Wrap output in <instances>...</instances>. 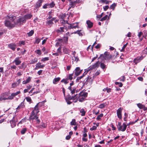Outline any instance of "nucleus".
I'll use <instances>...</instances> for the list:
<instances>
[{"instance_id":"nucleus-1","label":"nucleus","mask_w":147,"mask_h":147,"mask_svg":"<svg viewBox=\"0 0 147 147\" xmlns=\"http://www.w3.org/2000/svg\"><path fill=\"white\" fill-rule=\"evenodd\" d=\"M6 20L4 22L5 26L10 29L13 28L15 26L16 24L15 21L16 19L15 16L8 14L6 17Z\"/></svg>"},{"instance_id":"nucleus-2","label":"nucleus","mask_w":147,"mask_h":147,"mask_svg":"<svg viewBox=\"0 0 147 147\" xmlns=\"http://www.w3.org/2000/svg\"><path fill=\"white\" fill-rule=\"evenodd\" d=\"M100 64V62L99 61H98L96 63H94L93 65L90 66L88 68V70H87L86 71H85L83 74L82 76L77 78L76 79V82H78L82 78L83 76H84L85 75H86L87 74L89 71L91 69H94L98 67L99 66Z\"/></svg>"},{"instance_id":"nucleus-3","label":"nucleus","mask_w":147,"mask_h":147,"mask_svg":"<svg viewBox=\"0 0 147 147\" xmlns=\"http://www.w3.org/2000/svg\"><path fill=\"white\" fill-rule=\"evenodd\" d=\"M88 94L87 92L83 91H81L78 94L79 101L82 102L84 100L87 96Z\"/></svg>"},{"instance_id":"nucleus-4","label":"nucleus","mask_w":147,"mask_h":147,"mask_svg":"<svg viewBox=\"0 0 147 147\" xmlns=\"http://www.w3.org/2000/svg\"><path fill=\"white\" fill-rule=\"evenodd\" d=\"M68 25H65V29L67 30L68 29H70L72 28H79V26L78 25V23L76 22L72 24H69Z\"/></svg>"},{"instance_id":"nucleus-5","label":"nucleus","mask_w":147,"mask_h":147,"mask_svg":"<svg viewBox=\"0 0 147 147\" xmlns=\"http://www.w3.org/2000/svg\"><path fill=\"white\" fill-rule=\"evenodd\" d=\"M127 125L125 123H123L122 125H121V122H118V126L117 127L118 130L119 131H125L126 129Z\"/></svg>"},{"instance_id":"nucleus-6","label":"nucleus","mask_w":147,"mask_h":147,"mask_svg":"<svg viewBox=\"0 0 147 147\" xmlns=\"http://www.w3.org/2000/svg\"><path fill=\"white\" fill-rule=\"evenodd\" d=\"M26 22V20L24 18L22 17L19 18L15 22L16 25L20 26L23 25L24 23H25Z\"/></svg>"},{"instance_id":"nucleus-7","label":"nucleus","mask_w":147,"mask_h":147,"mask_svg":"<svg viewBox=\"0 0 147 147\" xmlns=\"http://www.w3.org/2000/svg\"><path fill=\"white\" fill-rule=\"evenodd\" d=\"M18 121V119L16 115L14 116L12 120L10 121L11 126L12 128L15 127L16 125V122Z\"/></svg>"},{"instance_id":"nucleus-8","label":"nucleus","mask_w":147,"mask_h":147,"mask_svg":"<svg viewBox=\"0 0 147 147\" xmlns=\"http://www.w3.org/2000/svg\"><path fill=\"white\" fill-rule=\"evenodd\" d=\"M144 58V57L142 55L140 56L137 57L136 58L134 59L133 60V62L136 65L138 63L140 62Z\"/></svg>"},{"instance_id":"nucleus-9","label":"nucleus","mask_w":147,"mask_h":147,"mask_svg":"<svg viewBox=\"0 0 147 147\" xmlns=\"http://www.w3.org/2000/svg\"><path fill=\"white\" fill-rule=\"evenodd\" d=\"M20 93V91L16 92L15 93H12L10 96L7 97V99H8V100L13 99L17 95Z\"/></svg>"},{"instance_id":"nucleus-10","label":"nucleus","mask_w":147,"mask_h":147,"mask_svg":"<svg viewBox=\"0 0 147 147\" xmlns=\"http://www.w3.org/2000/svg\"><path fill=\"white\" fill-rule=\"evenodd\" d=\"M123 109V108L120 107L117 110V115L119 119H121L122 118V112Z\"/></svg>"},{"instance_id":"nucleus-11","label":"nucleus","mask_w":147,"mask_h":147,"mask_svg":"<svg viewBox=\"0 0 147 147\" xmlns=\"http://www.w3.org/2000/svg\"><path fill=\"white\" fill-rule=\"evenodd\" d=\"M7 94L6 93L2 94L0 96V101L8 100L7 97Z\"/></svg>"},{"instance_id":"nucleus-12","label":"nucleus","mask_w":147,"mask_h":147,"mask_svg":"<svg viewBox=\"0 0 147 147\" xmlns=\"http://www.w3.org/2000/svg\"><path fill=\"white\" fill-rule=\"evenodd\" d=\"M16 45L14 43H11L9 44L8 45L9 48L11 49L13 51H14L16 49Z\"/></svg>"},{"instance_id":"nucleus-13","label":"nucleus","mask_w":147,"mask_h":147,"mask_svg":"<svg viewBox=\"0 0 147 147\" xmlns=\"http://www.w3.org/2000/svg\"><path fill=\"white\" fill-rule=\"evenodd\" d=\"M36 113H35L34 112V111H32L31 113V115L29 117V119H36L38 116H37Z\"/></svg>"},{"instance_id":"nucleus-14","label":"nucleus","mask_w":147,"mask_h":147,"mask_svg":"<svg viewBox=\"0 0 147 147\" xmlns=\"http://www.w3.org/2000/svg\"><path fill=\"white\" fill-rule=\"evenodd\" d=\"M137 105L138 107L140 109H142L144 111L147 110V107H146L144 105H143L141 103H138Z\"/></svg>"},{"instance_id":"nucleus-15","label":"nucleus","mask_w":147,"mask_h":147,"mask_svg":"<svg viewBox=\"0 0 147 147\" xmlns=\"http://www.w3.org/2000/svg\"><path fill=\"white\" fill-rule=\"evenodd\" d=\"M20 57H17L16 58L15 60L13 61V63H15L16 65H18L20 64L21 61L20 60Z\"/></svg>"},{"instance_id":"nucleus-16","label":"nucleus","mask_w":147,"mask_h":147,"mask_svg":"<svg viewBox=\"0 0 147 147\" xmlns=\"http://www.w3.org/2000/svg\"><path fill=\"white\" fill-rule=\"evenodd\" d=\"M81 71L79 67H76L74 71V74L76 76H78L81 73Z\"/></svg>"},{"instance_id":"nucleus-17","label":"nucleus","mask_w":147,"mask_h":147,"mask_svg":"<svg viewBox=\"0 0 147 147\" xmlns=\"http://www.w3.org/2000/svg\"><path fill=\"white\" fill-rule=\"evenodd\" d=\"M45 66V65H41V63L40 62H38L36 64L35 69H39L42 68Z\"/></svg>"},{"instance_id":"nucleus-18","label":"nucleus","mask_w":147,"mask_h":147,"mask_svg":"<svg viewBox=\"0 0 147 147\" xmlns=\"http://www.w3.org/2000/svg\"><path fill=\"white\" fill-rule=\"evenodd\" d=\"M44 0H38L36 3V8H39L41 5L42 3L43 2Z\"/></svg>"},{"instance_id":"nucleus-19","label":"nucleus","mask_w":147,"mask_h":147,"mask_svg":"<svg viewBox=\"0 0 147 147\" xmlns=\"http://www.w3.org/2000/svg\"><path fill=\"white\" fill-rule=\"evenodd\" d=\"M69 1V7L68 9V10H69L71 8H74L75 6L76 5V4H75V2L72 1L71 0H70Z\"/></svg>"},{"instance_id":"nucleus-20","label":"nucleus","mask_w":147,"mask_h":147,"mask_svg":"<svg viewBox=\"0 0 147 147\" xmlns=\"http://www.w3.org/2000/svg\"><path fill=\"white\" fill-rule=\"evenodd\" d=\"M32 78L30 77H28L25 80H24L22 82V84H25L29 83L31 80Z\"/></svg>"},{"instance_id":"nucleus-21","label":"nucleus","mask_w":147,"mask_h":147,"mask_svg":"<svg viewBox=\"0 0 147 147\" xmlns=\"http://www.w3.org/2000/svg\"><path fill=\"white\" fill-rule=\"evenodd\" d=\"M78 99H79V98L78 94H76L74 96H72V100L74 101V102H77Z\"/></svg>"},{"instance_id":"nucleus-22","label":"nucleus","mask_w":147,"mask_h":147,"mask_svg":"<svg viewBox=\"0 0 147 147\" xmlns=\"http://www.w3.org/2000/svg\"><path fill=\"white\" fill-rule=\"evenodd\" d=\"M32 16V15L31 13L27 14L25 15L23 17L25 18L26 20L27 19H30Z\"/></svg>"},{"instance_id":"nucleus-23","label":"nucleus","mask_w":147,"mask_h":147,"mask_svg":"<svg viewBox=\"0 0 147 147\" xmlns=\"http://www.w3.org/2000/svg\"><path fill=\"white\" fill-rule=\"evenodd\" d=\"M86 24L89 28H91L93 26V23L89 20L86 21Z\"/></svg>"},{"instance_id":"nucleus-24","label":"nucleus","mask_w":147,"mask_h":147,"mask_svg":"<svg viewBox=\"0 0 147 147\" xmlns=\"http://www.w3.org/2000/svg\"><path fill=\"white\" fill-rule=\"evenodd\" d=\"M39 108L38 107L37 105H36L34 108V109L32 111H34V112L36 113V114H37L39 112Z\"/></svg>"},{"instance_id":"nucleus-25","label":"nucleus","mask_w":147,"mask_h":147,"mask_svg":"<svg viewBox=\"0 0 147 147\" xmlns=\"http://www.w3.org/2000/svg\"><path fill=\"white\" fill-rule=\"evenodd\" d=\"M38 61L37 58L36 57H34L33 59H32L31 60V62L30 63V64H34L36 63Z\"/></svg>"},{"instance_id":"nucleus-26","label":"nucleus","mask_w":147,"mask_h":147,"mask_svg":"<svg viewBox=\"0 0 147 147\" xmlns=\"http://www.w3.org/2000/svg\"><path fill=\"white\" fill-rule=\"evenodd\" d=\"M25 107V105H24V101L22 102L21 104L18 106V107L16 108L17 109H20L22 108H23Z\"/></svg>"},{"instance_id":"nucleus-27","label":"nucleus","mask_w":147,"mask_h":147,"mask_svg":"<svg viewBox=\"0 0 147 147\" xmlns=\"http://www.w3.org/2000/svg\"><path fill=\"white\" fill-rule=\"evenodd\" d=\"M91 78V77H90V76H88V77L85 79L84 81V84H87L90 81Z\"/></svg>"},{"instance_id":"nucleus-28","label":"nucleus","mask_w":147,"mask_h":147,"mask_svg":"<svg viewBox=\"0 0 147 147\" xmlns=\"http://www.w3.org/2000/svg\"><path fill=\"white\" fill-rule=\"evenodd\" d=\"M60 79V78L59 77L55 78L53 80V83L55 84H56L59 81Z\"/></svg>"},{"instance_id":"nucleus-29","label":"nucleus","mask_w":147,"mask_h":147,"mask_svg":"<svg viewBox=\"0 0 147 147\" xmlns=\"http://www.w3.org/2000/svg\"><path fill=\"white\" fill-rule=\"evenodd\" d=\"M65 29V27H64V26L63 27H60L56 31L57 32H64V29Z\"/></svg>"},{"instance_id":"nucleus-30","label":"nucleus","mask_w":147,"mask_h":147,"mask_svg":"<svg viewBox=\"0 0 147 147\" xmlns=\"http://www.w3.org/2000/svg\"><path fill=\"white\" fill-rule=\"evenodd\" d=\"M68 37L67 36H64L63 39V43L64 44H67V41L68 40Z\"/></svg>"},{"instance_id":"nucleus-31","label":"nucleus","mask_w":147,"mask_h":147,"mask_svg":"<svg viewBox=\"0 0 147 147\" xmlns=\"http://www.w3.org/2000/svg\"><path fill=\"white\" fill-rule=\"evenodd\" d=\"M80 113H81V115L82 116H85L86 112L83 109H82L80 110Z\"/></svg>"},{"instance_id":"nucleus-32","label":"nucleus","mask_w":147,"mask_h":147,"mask_svg":"<svg viewBox=\"0 0 147 147\" xmlns=\"http://www.w3.org/2000/svg\"><path fill=\"white\" fill-rule=\"evenodd\" d=\"M35 40L34 42L35 44H38L41 40V39L37 37L35 38Z\"/></svg>"},{"instance_id":"nucleus-33","label":"nucleus","mask_w":147,"mask_h":147,"mask_svg":"<svg viewBox=\"0 0 147 147\" xmlns=\"http://www.w3.org/2000/svg\"><path fill=\"white\" fill-rule=\"evenodd\" d=\"M100 110H97V109H94L92 111V112L93 114H95L96 115H98L99 112Z\"/></svg>"},{"instance_id":"nucleus-34","label":"nucleus","mask_w":147,"mask_h":147,"mask_svg":"<svg viewBox=\"0 0 147 147\" xmlns=\"http://www.w3.org/2000/svg\"><path fill=\"white\" fill-rule=\"evenodd\" d=\"M61 21L62 24H69L68 21H65L63 18H62L61 19Z\"/></svg>"},{"instance_id":"nucleus-35","label":"nucleus","mask_w":147,"mask_h":147,"mask_svg":"<svg viewBox=\"0 0 147 147\" xmlns=\"http://www.w3.org/2000/svg\"><path fill=\"white\" fill-rule=\"evenodd\" d=\"M143 33L142 32H140L138 34V36L139 38H140V41H142L143 39L142 38H140L141 36L142 35Z\"/></svg>"},{"instance_id":"nucleus-36","label":"nucleus","mask_w":147,"mask_h":147,"mask_svg":"<svg viewBox=\"0 0 147 147\" xmlns=\"http://www.w3.org/2000/svg\"><path fill=\"white\" fill-rule=\"evenodd\" d=\"M58 41V42H59V44H60L61 45H63L64 44V43H63V39H58L57 40Z\"/></svg>"},{"instance_id":"nucleus-37","label":"nucleus","mask_w":147,"mask_h":147,"mask_svg":"<svg viewBox=\"0 0 147 147\" xmlns=\"http://www.w3.org/2000/svg\"><path fill=\"white\" fill-rule=\"evenodd\" d=\"M108 18V19L109 18V17H108V16L107 15H105L104 17L102 18L100 20V21H104L105 20L107 19Z\"/></svg>"},{"instance_id":"nucleus-38","label":"nucleus","mask_w":147,"mask_h":147,"mask_svg":"<svg viewBox=\"0 0 147 147\" xmlns=\"http://www.w3.org/2000/svg\"><path fill=\"white\" fill-rule=\"evenodd\" d=\"M44 105V104L43 103V102H39L36 105H37V106L39 108L40 107H41L42 106Z\"/></svg>"},{"instance_id":"nucleus-39","label":"nucleus","mask_w":147,"mask_h":147,"mask_svg":"<svg viewBox=\"0 0 147 147\" xmlns=\"http://www.w3.org/2000/svg\"><path fill=\"white\" fill-rule=\"evenodd\" d=\"M100 66L101 68L103 69H105L107 67L106 65L102 63H100Z\"/></svg>"},{"instance_id":"nucleus-40","label":"nucleus","mask_w":147,"mask_h":147,"mask_svg":"<svg viewBox=\"0 0 147 147\" xmlns=\"http://www.w3.org/2000/svg\"><path fill=\"white\" fill-rule=\"evenodd\" d=\"M69 49L67 48L64 47L63 48V52L65 54H68L69 53Z\"/></svg>"},{"instance_id":"nucleus-41","label":"nucleus","mask_w":147,"mask_h":147,"mask_svg":"<svg viewBox=\"0 0 147 147\" xmlns=\"http://www.w3.org/2000/svg\"><path fill=\"white\" fill-rule=\"evenodd\" d=\"M76 120L75 119H73L72 120V121H71L70 123V124L72 125H76Z\"/></svg>"},{"instance_id":"nucleus-42","label":"nucleus","mask_w":147,"mask_h":147,"mask_svg":"<svg viewBox=\"0 0 147 147\" xmlns=\"http://www.w3.org/2000/svg\"><path fill=\"white\" fill-rule=\"evenodd\" d=\"M18 44L19 46H21L22 45H24L25 44V41L24 40L20 41H19Z\"/></svg>"},{"instance_id":"nucleus-43","label":"nucleus","mask_w":147,"mask_h":147,"mask_svg":"<svg viewBox=\"0 0 147 147\" xmlns=\"http://www.w3.org/2000/svg\"><path fill=\"white\" fill-rule=\"evenodd\" d=\"M116 6V4L115 3H113L110 6V8L111 9H112L113 10L115 8V7Z\"/></svg>"},{"instance_id":"nucleus-44","label":"nucleus","mask_w":147,"mask_h":147,"mask_svg":"<svg viewBox=\"0 0 147 147\" xmlns=\"http://www.w3.org/2000/svg\"><path fill=\"white\" fill-rule=\"evenodd\" d=\"M73 73L71 74H70L69 75L68 77L67 78L68 80H71L73 79Z\"/></svg>"},{"instance_id":"nucleus-45","label":"nucleus","mask_w":147,"mask_h":147,"mask_svg":"<svg viewBox=\"0 0 147 147\" xmlns=\"http://www.w3.org/2000/svg\"><path fill=\"white\" fill-rule=\"evenodd\" d=\"M34 33V31L33 30H31L29 32L27 33L28 36H32Z\"/></svg>"},{"instance_id":"nucleus-46","label":"nucleus","mask_w":147,"mask_h":147,"mask_svg":"<svg viewBox=\"0 0 147 147\" xmlns=\"http://www.w3.org/2000/svg\"><path fill=\"white\" fill-rule=\"evenodd\" d=\"M103 116V114L102 113H101L100 115H98L96 118V119L98 120H100L101 119V117H102Z\"/></svg>"},{"instance_id":"nucleus-47","label":"nucleus","mask_w":147,"mask_h":147,"mask_svg":"<svg viewBox=\"0 0 147 147\" xmlns=\"http://www.w3.org/2000/svg\"><path fill=\"white\" fill-rule=\"evenodd\" d=\"M27 131L26 128H24L21 131V133L22 134H24Z\"/></svg>"},{"instance_id":"nucleus-48","label":"nucleus","mask_w":147,"mask_h":147,"mask_svg":"<svg viewBox=\"0 0 147 147\" xmlns=\"http://www.w3.org/2000/svg\"><path fill=\"white\" fill-rule=\"evenodd\" d=\"M72 96H71L70 95H67L66 97H65V99L72 100Z\"/></svg>"},{"instance_id":"nucleus-49","label":"nucleus","mask_w":147,"mask_h":147,"mask_svg":"<svg viewBox=\"0 0 147 147\" xmlns=\"http://www.w3.org/2000/svg\"><path fill=\"white\" fill-rule=\"evenodd\" d=\"M61 47L60 46L57 49V52L60 55H61Z\"/></svg>"},{"instance_id":"nucleus-50","label":"nucleus","mask_w":147,"mask_h":147,"mask_svg":"<svg viewBox=\"0 0 147 147\" xmlns=\"http://www.w3.org/2000/svg\"><path fill=\"white\" fill-rule=\"evenodd\" d=\"M48 4L49 8L53 7L55 5V4L53 2H52L50 3H48Z\"/></svg>"},{"instance_id":"nucleus-51","label":"nucleus","mask_w":147,"mask_h":147,"mask_svg":"<svg viewBox=\"0 0 147 147\" xmlns=\"http://www.w3.org/2000/svg\"><path fill=\"white\" fill-rule=\"evenodd\" d=\"M53 24V22L51 20H50L46 22V24L48 25H52Z\"/></svg>"},{"instance_id":"nucleus-52","label":"nucleus","mask_w":147,"mask_h":147,"mask_svg":"<svg viewBox=\"0 0 147 147\" xmlns=\"http://www.w3.org/2000/svg\"><path fill=\"white\" fill-rule=\"evenodd\" d=\"M17 86H18V85L17 84V83L16 82L13 83L11 85L12 87L13 88H15Z\"/></svg>"},{"instance_id":"nucleus-53","label":"nucleus","mask_w":147,"mask_h":147,"mask_svg":"<svg viewBox=\"0 0 147 147\" xmlns=\"http://www.w3.org/2000/svg\"><path fill=\"white\" fill-rule=\"evenodd\" d=\"M26 99L27 102L30 103L31 102L32 100L30 97H26Z\"/></svg>"},{"instance_id":"nucleus-54","label":"nucleus","mask_w":147,"mask_h":147,"mask_svg":"<svg viewBox=\"0 0 147 147\" xmlns=\"http://www.w3.org/2000/svg\"><path fill=\"white\" fill-rule=\"evenodd\" d=\"M127 44H128V43H127L126 44H125L123 46V47H122V49L121 50V51H122V52L124 51V49H125V48L126 47V46H127Z\"/></svg>"},{"instance_id":"nucleus-55","label":"nucleus","mask_w":147,"mask_h":147,"mask_svg":"<svg viewBox=\"0 0 147 147\" xmlns=\"http://www.w3.org/2000/svg\"><path fill=\"white\" fill-rule=\"evenodd\" d=\"M105 106V104L104 103H103L102 104H100L98 108H100V109H102L104 108Z\"/></svg>"},{"instance_id":"nucleus-56","label":"nucleus","mask_w":147,"mask_h":147,"mask_svg":"<svg viewBox=\"0 0 147 147\" xmlns=\"http://www.w3.org/2000/svg\"><path fill=\"white\" fill-rule=\"evenodd\" d=\"M43 8L44 9H46L47 8H49V6L48 3H46L43 6Z\"/></svg>"},{"instance_id":"nucleus-57","label":"nucleus","mask_w":147,"mask_h":147,"mask_svg":"<svg viewBox=\"0 0 147 147\" xmlns=\"http://www.w3.org/2000/svg\"><path fill=\"white\" fill-rule=\"evenodd\" d=\"M48 60H49V58L48 57H45L42 59L41 61H45Z\"/></svg>"},{"instance_id":"nucleus-58","label":"nucleus","mask_w":147,"mask_h":147,"mask_svg":"<svg viewBox=\"0 0 147 147\" xmlns=\"http://www.w3.org/2000/svg\"><path fill=\"white\" fill-rule=\"evenodd\" d=\"M35 52L39 55H40L41 54V51L40 50H37L35 51Z\"/></svg>"},{"instance_id":"nucleus-59","label":"nucleus","mask_w":147,"mask_h":147,"mask_svg":"<svg viewBox=\"0 0 147 147\" xmlns=\"http://www.w3.org/2000/svg\"><path fill=\"white\" fill-rule=\"evenodd\" d=\"M67 80L68 79H64L62 80L61 82H63L65 84H67L68 83V82L67 81Z\"/></svg>"},{"instance_id":"nucleus-60","label":"nucleus","mask_w":147,"mask_h":147,"mask_svg":"<svg viewBox=\"0 0 147 147\" xmlns=\"http://www.w3.org/2000/svg\"><path fill=\"white\" fill-rule=\"evenodd\" d=\"M104 15V13H102L100 15H99L97 16L96 17L97 18H101Z\"/></svg>"},{"instance_id":"nucleus-61","label":"nucleus","mask_w":147,"mask_h":147,"mask_svg":"<svg viewBox=\"0 0 147 147\" xmlns=\"http://www.w3.org/2000/svg\"><path fill=\"white\" fill-rule=\"evenodd\" d=\"M96 126H93L90 129L91 131H93L96 130Z\"/></svg>"},{"instance_id":"nucleus-62","label":"nucleus","mask_w":147,"mask_h":147,"mask_svg":"<svg viewBox=\"0 0 147 147\" xmlns=\"http://www.w3.org/2000/svg\"><path fill=\"white\" fill-rule=\"evenodd\" d=\"M109 8V6L108 5H106L103 7V8L104 11L107 10Z\"/></svg>"},{"instance_id":"nucleus-63","label":"nucleus","mask_w":147,"mask_h":147,"mask_svg":"<svg viewBox=\"0 0 147 147\" xmlns=\"http://www.w3.org/2000/svg\"><path fill=\"white\" fill-rule=\"evenodd\" d=\"M66 102H67V103L68 105H70L72 103V102L70 101V100L68 99H65Z\"/></svg>"},{"instance_id":"nucleus-64","label":"nucleus","mask_w":147,"mask_h":147,"mask_svg":"<svg viewBox=\"0 0 147 147\" xmlns=\"http://www.w3.org/2000/svg\"><path fill=\"white\" fill-rule=\"evenodd\" d=\"M81 30H78V32L77 33V34H78L79 36H82L83 35L80 32L81 31Z\"/></svg>"}]
</instances>
